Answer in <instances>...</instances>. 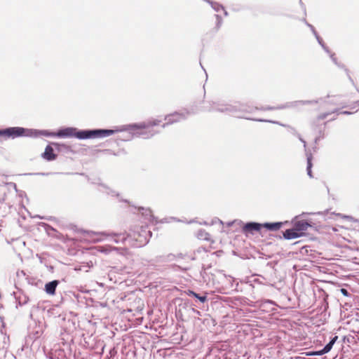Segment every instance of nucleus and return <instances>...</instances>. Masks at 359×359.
<instances>
[{"label":"nucleus","instance_id":"603ef678","mask_svg":"<svg viewBox=\"0 0 359 359\" xmlns=\"http://www.w3.org/2000/svg\"><path fill=\"white\" fill-rule=\"evenodd\" d=\"M192 310L194 313H196L197 315H201V312L199 311H198L195 309H193Z\"/></svg>","mask_w":359,"mask_h":359},{"label":"nucleus","instance_id":"864d4df0","mask_svg":"<svg viewBox=\"0 0 359 359\" xmlns=\"http://www.w3.org/2000/svg\"><path fill=\"white\" fill-rule=\"evenodd\" d=\"M234 222H235V221L229 222H227L226 224L228 226H231Z\"/></svg>","mask_w":359,"mask_h":359},{"label":"nucleus","instance_id":"412c9836","mask_svg":"<svg viewBox=\"0 0 359 359\" xmlns=\"http://www.w3.org/2000/svg\"><path fill=\"white\" fill-rule=\"evenodd\" d=\"M98 190H99V191H100L103 194H105L108 196H116L117 198H118L120 196L118 193H117L114 190L111 189L109 187H107V185H105L104 184H100L99 185Z\"/></svg>","mask_w":359,"mask_h":359},{"label":"nucleus","instance_id":"5701e85b","mask_svg":"<svg viewBox=\"0 0 359 359\" xmlns=\"http://www.w3.org/2000/svg\"><path fill=\"white\" fill-rule=\"evenodd\" d=\"M200 276L202 278L203 283H208L210 279L205 264H202L201 270L200 271Z\"/></svg>","mask_w":359,"mask_h":359},{"label":"nucleus","instance_id":"58836bf2","mask_svg":"<svg viewBox=\"0 0 359 359\" xmlns=\"http://www.w3.org/2000/svg\"><path fill=\"white\" fill-rule=\"evenodd\" d=\"M196 251H194V256H191V257H190V259H191V260H196V259H197V256H198V255H201L202 258H203V257H205V256L203 254H198V253H196Z\"/></svg>","mask_w":359,"mask_h":359},{"label":"nucleus","instance_id":"4be33fe9","mask_svg":"<svg viewBox=\"0 0 359 359\" xmlns=\"http://www.w3.org/2000/svg\"><path fill=\"white\" fill-rule=\"evenodd\" d=\"M51 144L55 147V149L59 152L68 153L72 151L71 147L67 144L58 142H51Z\"/></svg>","mask_w":359,"mask_h":359},{"label":"nucleus","instance_id":"680f3d73","mask_svg":"<svg viewBox=\"0 0 359 359\" xmlns=\"http://www.w3.org/2000/svg\"><path fill=\"white\" fill-rule=\"evenodd\" d=\"M337 118L336 116H334V117H332V118H330L328 121H334Z\"/></svg>","mask_w":359,"mask_h":359},{"label":"nucleus","instance_id":"393cba45","mask_svg":"<svg viewBox=\"0 0 359 359\" xmlns=\"http://www.w3.org/2000/svg\"><path fill=\"white\" fill-rule=\"evenodd\" d=\"M338 339V336L335 335L334 337H332L330 338V341L323 347V348L325 349V351L328 353L331 351V349L332 348L334 344H335V342L337 341Z\"/></svg>","mask_w":359,"mask_h":359},{"label":"nucleus","instance_id":"9b49d317","mask_svg":"<svg viewBox=\"0 0 359 359\" xmlns=\"http://www.w3.org/2000/svg\"><path fill=\"white\" fill-rule=\"evenodd\" d=\"M196 253L203 254L205 256V257H203L204 262H216L215 258L220 257L223 254V251L217 250L213 252H209L205 248L201 247L196 250Z\"/></svg>","mask_w":359,"mask_h":359},{"label":"nucleus","instance_id":"79ce46f5","mask_svg":"<svg viewBox=\"0 0 359 359\" xmlns=\"http://www.w3.org/2000/svg\"><path fill=\"white\" fill-rule=\"evenodd\" d=\"M317 41L318 43H319V45L320 46H323V45H325V43H324L323 39L320 36V37H317Z\"/></svg>","mask_w":359,"mask_h":359},{"label":"nucleus","instance_id":"aec40b11","mask_svg":"<svg viewBox=\"0 0 359 359\" xmlns=\"http://www.w3.org/2000/svg\"><path fill=\"white\" fill-rule=\"evenodd\" d=\"M306 156V161H307V166H306V172L307 175L310 178L313 177V173H312V167H313V155L311 153L310 151H308L307 149L305 150Z\"/></svg>","mask_w":359,"mask_h":359},{"label":"nucleus","instance_id":"6e6d98bb","mask_svg":"<svg viewBox=\"0 0 359 359\" xmlns=\"http://www.w3.org/2000/svg\"><path fill=\"white\" fill-rule=\"evenodd\" d=\"M50 174H52V173H51V172H46V173H45V172H41V173H39V175H50Z\"/></svg>","mask_w":359,"mask_h":359},{"label":"nucleus","instance_id":"f3484780","mask_svg":"<svg viewBox=\"0 0 359 359\" xmlns=\"http://www.w3.org/2000/svg\"><path fill=\"white\" fill-rule=\"evenodd\" d=\"M284 224L282 222H264L262 223V227L270 231H276L280 229Z\"/></svg>","mask_w":359,"mask_h":359},{"label":"nucleus","instance_id":"de8ad7c7","mask_svg":"<svg viewBox=\"0 0 359 359\" xmlns=\"http://www.w3.org/2000/svg\"><path fill=\"white\" fill-rule=\"evenodd\" d=\"M344 217L346 218V219L349 220V221H351L353 219V217L349 216V215H344Z\"/></svg>","mask_w":359,"mask_h":359},{"label":"nucleus","instance_id":"dca6fc26","mask_svg":"<svg viewBox=\"0 0 359 359\" xmlns=\"http://www.w3.org/2000/svg\"><path fill=\"white\" fill-rule=\"evenodd\" d=\"M311 224H309L308 222V221L306 220H300V221H297L296 222L294 225H293V227L296 229V231L301 234V236H303V232L304 231H306L308 227L311 226Z\"/></svg>","mask_w":359,"mask_h":359},{"label":"nucleus","instance_id":"1a4fd4ad","mask_svg":"<svg viewBox=\"0 0 359 359\" xmlns=\"http://www.w3.org/2000/svg\"><path fill=\"white\" fill-rule=\"evenodd\" d=\"M262 228V223L248 222L243 224L242 232L245 235H254L255 232H259Z\"/></svg>","mask_w":359,"mask_h":359},{"label":"nucleus","instance_id":"69168bd1","mask_svg":"<svg viewBox=\"0 0 359 359\" xmlns=\"http://www.w3.org/2000/svg\"><path fill=\"white\" fill-rule=\"evenodd\" d=\"M357 91L359 93V89L356 88Z\"/></svg>","mask_w":359,"mask_h":359},{"label":"nucleus","instance_id":"2f4dec72","mask_svg":"<svg viewBox=\"0 0 359 359\" xmlns=\"http://www.w3.org/2000/svg\"><path fill=\"white\" fill-rule=\"evenodd\" d=\"M43 226H44L46 231L48 232V233H50V231H56V230L51 226L50 225L43 223Z\"/></svg>","mask_w":359,"mask_h":359},{"label":"nucleus","instance_id":"ea45409f","mask_svg":"<svg viewBox=\"0 0 359 359\" xmlns=\"http://www.w3.org/2000/svg\"><path fill=\"white\" fill-rule=\"evenodd\" d=\"M321 47H322V48L324 50V51H325V53H327L329 55H330V53H332L330 51V48H328L325 44V45H323V46H321Z\"/></svg>","mask_w":359,"mask_h":359},{"label":"nucleus","instance_id":"f257e3e1","mask_svg":"<svg viewBox=\"0 0 359 359\" xmlns=\"http://www.w3.org/2000/svg\"><path fill=\"white\" fill-rule=\"evenodd\" d=\"M161 119H151L147 122L130 123L115 126L113 129L109 128H92L79 129L76 127H61L56 132L48 130H31L30 137H38L40 135L58 138L74 137L80 140L104 138L116 133L128 132L122 138L116 140L117 144L118 141H129L135 137L149 139L158 133L154 130L153 127L161 123Z\"/></svg>","mask_w":359,"mask_h":359},{"label":"nucleus","instance_id":"4d7b16f0","mask_svg":"<svg viewBox=\"0 0 359 359\" xmlns=\"http://www.w3.org/2000/svg\"><path fill=\"white\" fill-rule=\"evenodd\" d=\"M302 21L303 22H304L306 25H307V24H309V22L306 21V18H304L302 19Z\"/></svg>","mask_w":359,"mask_h":359},{"label":"nucleus","instance_id":"5fc2aeb1","mask_svg":"<svg viewBox=\"0 0 359 359\" xmlns=\"http://www.w3.org/2000/svg\"><path fill=\"white\" fill-rule=\"evenodd\" d=\"M305 250V252H308V250H307V247H306V246H304V247H303V248H302V251H301V252H302V253H303V250Z\"/></svg>","mask_w":359,"mask_h":359},{"label":"nucleus","instance_id":"20e7f679","mask_svg":"<svg viewBox=\"0 0 359 359\" xmlns=\"http://www.w3.org/2000/svg\"><path fill=\"white\" fill-rule=\"evenodd\" d=\"M191 114H194V111L190 112L189 111L185 110L183 112L175 111L172 114H168L164 117V120L166 122L163 123L161 127L165 128L168 125L179 122L182 120H185Z\"/></svg>","mask_w":359,"mask_h":359},{"label":"nucleus","instance_id":"9d476101","mask_svg":"<svg viewBox=\"0 0 359 359\" xmlns=\"http://www.w3.org/2000/svg\"><path fill=\"white\" fill-rule=\"evenodd\" d=\"M320 121H317V117L312 122V129L317 132L318 135L315 137L314 142L317 144L320 140L325 137V128L328 121H325L323 125L318 123Z\"/></svg>","mask_w":359,"mask_h":359},{"label":"nucleus","instance_id":"f03ea898","mask_svg":"<svg viewBox=\"0 0 359 359\" xmlns=\"http://www.w3.org/2000/svg\"><path fill=\"white\" fill-rule=\"evenodd\" d=\"M203 111H218L221 113H225L229 115L235 116L239 118H245L248 120L254 121L253 118H249L245 116V114H250L256 110L261 111H272V110H281V109L276 107L266 106L262 107H257L250 105L248 103H228L224 101H209L205 103Z\"/></svg>","mask_w":359,"mask_h":359},{"label":"nucleus","instance_id":"c756f323","mask_svg":"<svg viewBox=\"0 0 359 359\" xmlns=\"http://www.w3.org/2000/svg\"><path fill=\"white\" fill-rule=\"evenodd\" d=\"M334 65H337L339 68L344 69V71L346 72V73L348 76V79L353 83V81L349 74V70L346 67L345 65H344L343 63L339 62H337V64H334Z\"/></svg>","mask_w":359,"mask_h":359},{"label":"nucleus","instance_id":"6e6552de","mask_svg":"<svg viewBox=\"0 0 359 359\" xmlns=\"http://www.w3.org/2000/svg\"><path fill=\"white\" fill-rule=\"evenodd\" d=\"M176 260L175 254L169 253L165 255H158L153 259L147 260V265L155 267L158 263H166Z\"/></svg>","mask_w":359,"mask_h":359},{"label":"nucleus","instance_id":"473e14b6","mask_svg":"<svg viewBox=\"0 0 359 359\" xmlns=\"http://www.w3.org/2000/svg\"><path fill=\"white\" fill-rule=\"evenodd\" d=\"M137 209L139 211H141V210L145 211V212H142L143 215L145 214L146 215H149L150 217L152 216L151 214V210L149 209H144L143 207H139Z\"/></svg>","mask_w":359,"mask_h":359},{"label":"nucleus","instance_id":"6ab92c4d","mask_svg":"<svg viewBox=\"0 0 359 359\" xmlns=\"http://www.w3.org/2000/svg\"><path fill=\"white\" fill-rule=\"evenodd\" d=\"M5 196L3 197H0V215L1 216H5L10 212V209L11 205L8 203H6Z\"/></svg>","mask_w":359,"mask_h":359},{"label":"nucleus","instance_id":"4468645a","mask_svg":"<svg viewBox=\"0 0 359 359\" xmlns=\"http://www.w3.org/2000/svg\"><path fill=\"white\" fill-rule=\"evenodd\" d=\"M185 293L189 296L194 297L201 303H205L208 301V295L207 293L203 292V294L197 293L191 290H187L185 291Z\"/></svg>","mask_w":359,"mask_h":359},{"label":"nucleus","instance_id":"39448f33","mask_svg":"<svg viewBox=\"0 0 359 359\" xmlns=\"http://www.w3.org/2000/svg\"><path fill=\"white\" fill-rule=\"evenodd\" d=\"M338 96H332L327 95L324 97H320L316 99V100H319L318 104H320L319 109H324L326 105H339L341 106V108H344L346 107L345 102H342L339 101Z\"/></svg>","mask_w":359,"mask_h":359},{"label":"nucleus","instance_id":"13d9d810","mask_svg":"<svg viewBox=\"0 0 359 359\" xmlns=\"http://www.w3.org/2000/svg\"><path fill=\"white\" fill-rule=\"evenodd\" d=\"M357 107H358L357 105H355V104H354V103H353V105H352V106H351V107H350V108H351V109H355V108H357Z\"/></svg>","mask_w":359,"mask_h":359},{"label":"nucleus","instance_id":"72a5a7b5","mask_svg":"<svg viewBox=\"0 0 359 359\" xmlns=\"http://www.w3.org/2000/svg\"><path fill=\"white\" fill-rule=\"evenodd\" d=\"M347 341L348 343H352L355 341V337L353 336L349 335L348 337H344V341Z\"/></svg>","mask_w":359,"mask_h":359},{"label":"nucleus","instance_id":"ddd939ff","mask_svg":"<svg viewBox=\"0 0 359 359\" xmlns=\"http://www.w3.org/2000/svg\"><path fill=\"white\" fill-rule=\"evenodd\" d=\"M353 113V112H351V111H341L340 109L335 108V109H334L332 110L327 111L326 112L321 113L319 115H318L317 116V121H321V120L325 119L328 116H330V115H331L332 114H336L337 116L339 114L351 115Z\"/></svg>","mask_w":359,"mask_h":359},{"label":"nucleus","instance_id":"c9c22d12","mask_svg":"<svg viewBox=\"0 0 359 359\" xmlns=\"http://www.w3.org/2000/svg\"><path fill=\"white\" fill-rule=\"evenodd\" d=\"M329 56L334 64H337L338 60H337V58L336 57L335 54L334 53H330V55Z\"/></svg>","mask_w":359,"mask_h":359},{"label":"nucleus","instance_id":"cd10ccee","mask_svg":"<svg viewBox=\"0 0 359 359\" xmlns=\"http://www.w3.org/2000/svg\"><path fill=\"white\" fill-rule=\"evenodd\" d=\"M113 235L115 236V238L114 239V241L116 243H123L124 241L127 238V236L125 233H113Z\"/></svg>","mask_w":359,"mask_h":359},{"label":"nucleus","instance_id":"a18cd8bd","mask_svg":"<svg viewBox=\"0 0 359 359\" xmlns=\"http://www.w3.org/2000/svg\"><path fill=\"white\" fill-rule=\"evenodd\" d=\"M222 11H223V14L225 17H227L229 15L228 11L224 8L222 9Z\"/></svg>","mask_w":359,"mask_h":359},{"label":"nucleus","instance_id":"a19ab883","mask_svg":"<svg viewBox=\"0 0 359 359\" xmlns=\"http://www.w3.org/2000/svg\"><path fill=\"white\" fill-rule=\"evenodd\" d=\"M175 256H176V259H184L187 257V255L182 254V253H177V255H175Z\"/></svg>","mask_w":359,"mask_h":359},{"label":"nucleus","instance_id":"3c124183","mask_svg":"<svg viewBox=\"0 0 359 359\" xmlns=\"http://www.w3.org/2000/svg\"><path fill=\"white\" fill-rule=\"evenodd\" d=\"M313 34L314 35L315 38L317 39V37H320L319 34H318V32H316V30L313 32Z\"/></svg>","mask_w":359,"mask_h":359},{"label":"nucleus","instance_id":"2eb2a0df","mask_svg":"<svg viewBox=\"0 0 359 359\" xmlns=\"http://www.w3.org/2000/svg\"><path fill=\"white\" fill-rule=\"evenodd\" d=\"M59 283L60 281L58 280H53L46 283L44 286L45 292L49 295H54Z\"/></svg>","mask_w":359,"mask_h":359},{"label":"nucleus","instance_id":"bf43d9fd","mask_svg":"<svg viewBox=\"0 0 359 359\" xmlns=\"http://www.w3.org/2000/svg\"><path fill=\"white\" fill-rule=\"evenodd\" d=\"M119 201H123V202H125V203H127L130 204V202H129L128 200H126V199H125V200H123V199H119Z\"/></svg>","mask_w":359,"mask_h":359},{"label":"nucleus","instance_id":"0e129e2a","mask_svg":"<svg viewBox=\"0 0 359 359\" xmlns=\"http://www.w3.org/2000/svg\"><path fill=\"white\" fill-rule=\"evenodd\" d=\"M203 224H205V225L208 224V223L206 222H204Z\"/></svg>","mask_w":359,"mask_h":359},{"label":"nucleus","instance_id":"423d86ee","mask_svg":"<svg viewBox=\"0 0 359 359\" xmlns=\"http://www.w3.org/2000/svg\"><path fill=\"white\" fill-rule=\"evenodd\" d=\"M319 100H295L285 102V104H281L277 106V108L281 109H299L301 106L308 105V104H318Z\"/></svg>","mask_w":359,"mask_h":359},{"label":"nucleus","instance_id":"a211bd4d","mask_svg":"<svg viewBox=\"0 0 359 359\" xmlns=\"http://www.w3.org/2000/svg\"><path fill=\"white\" fill-rule=\"evenodd\" d=\"M283 237L285 240H291L301 237V234L292 226L283 232Z\"/></svg>","mask_w":359,"mask_h":359},{"label":"nucleus","instance_id":"b1692460","mask_svg":"<svg viewBox=\"0 0 359 359\" xmlns=\"http://www.w3.org/2000/svg\"><path fill=\"white\" fill-rule=\"evenodd\" d=\"M215 18L216 19V22H215V26L214 27V31L215 32H217L221 27L222 26V24H223V19L222 18V16L219 14H215Z\"/></svg>","mask_w":359,"mask_h":359},{"label":"nucleus","instance_id":"052dcab7","mask_svg":"<svg viewBox=\"0 0 359 359\" xmlns=\"http://www.w3.org/2000/svg\"><path fill=\"white\" fill-rule=\"evenodd\" d=\"M355 105H357L359 107V100L354 102Z\"/></svg>","mask_w":359,"mask_h":359},{"label":"nucleus","instance_id":"e433bc0d","mask_svg":"<svg viewBox=\"0 0 359 359\" xmlns=\"http://www.w3.org/2000/svg\"><path fill=\"white\" fill-rule=\"evenodd\" d=\"M98 151L104 153V154L116 155V154L113 152L111 149H102V150H99Z\"/></svg>","mask_w":359,"mask_h":359},{"label":"nucleus","instance_id":"c85d7f7f","mask_svg":"<svg viewBox=\"0 0 359 359\" xmlns=\"http://www.w3.org/2000/svg\"><path fill=\"white\" fill-rule=\"evenodd\" d=\"M325 353H327L325 349L323 348L322 349H320V350H318V351H309L306 353V355H309V356H316V355H318V356H320V355H323Z\"/></svg>","mask_w":359,"mask_h":359},{"label":"nucleus","instance_id":"c03bdc74","mask_svg":"<svg viewBox=\"0 0 359 359\" xmlns=\"http://www.w3.org/2000/svg\"><path fill=\"white\" fill-rule=\"evenodd\" d=\"M308 27H309V29H311V32H314L316 31V29L315 27L310 23L307 24L306 25Z\"/></svg>","mask_w":359,"mask_h":359},{"label":"nucleus","instance_id":"7ed1b4c3","mask_svg":"<svg viewBox=\"0 0 359 359\" xmlns=\"http://www.w3.org/2000/svg\"><path fill=\"white\" fill-rule=\"evenodd\" d=\"M0 137L7 139H15L22 137H31L30 128L20 126L7 127L0 129Z\"/></svg>","mask_w":359,"mask_h":359},{"label":"nucleus","instance_id":"37998d69","mask_svg":"<svg viewBox=\"0 0 359 359\" xmlns=\"http://www.w3.org/2000/svg\"><path fill=\"white\" fill-rule=\"evenodd\" d=\"M217 222H219V224H223V222L222 220H220L219 218H215L214 219H212V224H214Z\"/></svg>","mask_w":359,"mask_h":359},{"label":"nucleus","instance_id":"a878e982","mask_svg":"<svg viewBox=\"0 0 359 359\" xmlns=\"http://www.w3.org/2000/svg\"><path fill=\"white\" fill-rule=\"evenodd\" d=\"M18 305L22 306L26 304L29 302V297L25 294H20L19 296L15 297Z\"/></svg>","mask_w":359,"mask_h":359},{"label":"nucleus","instance_id":"e2e57ef3","mask_svg":"<svg viewBox=\"0 0 359 359\" xmlns=\"http://www.w3.org/2000/svg\"><path fill=\"white\" fill-rule=\"evenodd\" d=\"M53 174L58 175V174H63V172H54Z\"/></svg>","mask_w":359,"mask_h":359},{"label":"nucleus","instance_id":"0eeeda50","mask_svg":"<svg viewBox=\"0 0 359 359\" xmlns=\"http://www.w3.org/2000/svg\"><path fill=\"white\" fill-rule=\"evenodd\" d=\"M253 120L255 121H258V122L272 123L278 124V125H280V126H283L285 128H287L289 133H290L293 135H294L297 137H298V139L303 143L304 149L305 150L307 149H306V142L302 137L301 135L297 131V130L294 128H293V127H292V126H290L289 125L281 123H280L278 121H271V120H267V119H253Z\"/></svg>","mask_w":359,"mask_h":359},{"label":"nucleus","instance_id":"8fccbe9b","mask_svg":"<svg viewBox=\"0 0 359 359\" xmlns=\"http://www.w3.org/2000/svg\"><path fill=\"white\" fill-rule=\"evenodd\" d=\"M313 34L314 35L315 38L317 39V37H320L319 34H318V32H316V30L313 32Z\"/></svg>","mask_w":359,"mask_h":359},{"label":"nucleus","instance_id":"49530a36","mask_svg":"<svg viewBox=\"0 0 359 359\" xmlns=\"http://www.w3.org/2000/svg\"><path fill=\"white\" fill-rule=\"evenodd\" d=\"M238 285H239L238 283V282H236V283H235V287H234L233 290L237 291V292H238V291H239L240 290H239V288H238Z\"/></svg>","mask_w":359,"mask_h":359},{"label":"nucleus","instance_id":"f704fd0d","mask_svg":"<svg viewBox=\"0 0 359 359\" xmlns=\"http://www.w3.org/2000/svg\"><path fill=\"white\" fill-rule=\"evenodd\" d=\"M225 278H226L229 283L231 285V287H233L234 283L236 282V280L231 276H229V277L225 276Z\"/></svg>","mask_w":359,"mask_h":359},{"label":"nucleus","instance_id":"7c9ffc66","mask_svg":"<svg viewBox=\"0 0 359 359\" xmlns=\"http://www.w3.org/2000/svg\"><path fill=\"white\" fill-rule=\"evenodd\" d=\"M334 65H337L339 68L344 69V71L346 72V73L348 76V79L353 83V81L349 74V70L346 67L345 65H344L343 63L339 62H337V64H334Z\"/></svg>","mask_w":359,"mask_h":359},{"label":"nucleus","instance_id":"bb28decb","mask_svg":"<svg viewBox=\"0 0 359 359\" xmlns=\"http://www.w3.org/2000/svg\"><path fill=\"white\" fill-rule=\"evenodd\" d=\"M197 237L198 239L209 241L210 240V234L206 232L204 229H200L197 232Z\"/></svg>","mask_w":359,"mask_h":359},{"label":"nucleus","instance_id":"09e8293b","mask_svg":"<svg viewBox=\"0 0 359 359\" xmlns=\"http://www.w3.org/2000/svg\"><path fill=\"white\" fill-rule=\"evenodd\" d=\"M212 262H210V264H207V265L205 264V268H207V271H208V269H210V268L212 267Z\"/></svg>","mask_w":359,"mask_h":359},{"label":"nucleus","instance_id":"f8f14e48","mask_svg":"<svg viewBox=\"0 0 359 359\" xmlns=\"http://www.w3.org/2000/svg\"><path fill=\"white\" fill-rule=\"evenodd\" d=\"M53 146L51 143L48 144L44 151L41 154V158H43L46 161H55L57 155L54 152V149L53 148Z\"/></svg>","mask_w":359,"mask_h":359},{"label":"nucleus","instance_id":"4c0bfd02","mask_svg":"<svg viewBox=\"0 0 359 359\" xmlns=\"http://www.w3.org/2000/svg\"><path fill=\"white\" fill-rule=\"evenodd\" d=\"M340 291H341V294H342L344 296H345V297H349V296H351L350 292H349L346 289H345V288H341V289L340 290Z\"/></svg>","mask_w":359,"mask_h":359}]
</instances>
